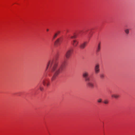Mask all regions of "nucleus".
Returning <instances> with one entry per match:
<instances>
[{
    "instance_id": "1",
    "label": "nucleus",
    "mask_w": 135,
    "mask_h": 135,
    "mask_svg": "<svg viewBox=\"0 0 135 135\" xmlns=\"http://www.w3.org/2000/svg\"><path fill=\"white\" fill-rule=\"evenodd\" d=\"M58 57H56L54 59L50 60L48 61L47 65L46 70L49 68L50 72L47 74L44 75V77L42 80L43 85L48 87L50 85V79L48 78V76H50L51 73H53V75L51 78L53 81L56 79L58 75L61 73L63 70V66L59 65Z\"/></svg>"
},
{
    "instance_id": "2",
    "label": "nucleus",
    "mask_w": 135,
    "mask_h": 135,
    "mask_svg": "<svg viewBox=\"0 0 135 135\" xmlns=\"http://www.w3.org/2000/svg\"><path fill=\"white\" fill-rule=\"evenodd\" d=\"M82 76L86 82V84L89 88L93 89L94 87V84L93 82L90 81V79L89 76V73L87 71H84L82 74Z\"/></svg>"
},
{
    "instance_id": "3",
    "label": "nucleus",
    "mask_w": 135,
    "mask_h": 135,
    "mask_svg": "<svg viewBox=\"0 0 135 135\" xmlns=\"http://www.w3.org/2000/svg\"><path fill=\"white\" fill-rule=\"evenodd\" d=\"M73 51V50L72 49H69L66 51L65 55V59L68 60L70 58L72 53Z\"/></svg>"
},
{
    "instance_id": "4",
    "label": "nucleus",
    "mask_w": 135,
    "mask_h": 135,
    "mask_svg": "<svg viewBox=\"0 0 135 135\" xmlns=\"http://www.w3.org/2000/svg\"><path fill=\"white\" fill-rule=\"evenodd\" d=\"M63 38L62 37H60L58 38L55 42V45L56 46H58L60 45L62 42Z\"/></svg>"
},
{
    "instance_id": "5",
    "label": "nucleus",
    "mask_w": 135,
    "mask_h": 135,
    "mask_svg": "<svg viewBox=\"0 0 135 135\" xmlns=\"http://www.w3.org/2000/svg\"><path fill=\"white\" fill-rule=\"evenodd\" d=\"M94 69L95 72L96 74H98L100 72L99 65V64H96L95 65Z\"/></svg>"
},
{
    "instance_id": "6",
    "label": "nucleus",
    "mask_w": 135,
    "mask_h": 135,
    "mask_svg": "<svg viewBox=\"0 0 135 135\" xmlns=\"http://www.w3.org/2000/svg\"><path fill=\"white\" fill-rule=\"evenodd\" d=\"M87 43L85 41L81 44L80 46L79 47L81 49H84L86 46Z\"/></svg>"
},
{
    "instance_id": "7",
    "label": "nucleus",
    "mask_w": 135,
    "mask_h": 135,
    "mask_svg": "<svg viewBox=\"0 0 135 135\" xmlns=\"http://www.w3.org/2000/svg\"><path fill=\"white\" fill-rule=\"evenodd\" d=\"M79 42L77 40H74L72 41V44L73 45L74 47H76L79 44Z\"/></svg>"
},
{
    "instance_id": "8",
    "label": "nucleus",
    "mask_w": 135,
    "mask_h": 135,
    "mask_svg": "<svg viewBox=\"0 0 135 135\" xmlns=\"http://www.w3.org/2000/svg\"><path fill=\"white\" fill-rule=\"evenodd\" d=\"M37 87L41 91H43L44 89L43 86L40 84L38 85Z\"/></svg>"
},
{
    "instance_id": "9",
    "label": "nucleus",
    "mask_w": 135,
    "mask_h": 135,
    "mask_svg": "<svg viewBox=\"0 0 135 135\" xmlns=\"http://www.w3.org/2000/svg\"><path fill=\"white\" fill-rule=\"evenodd\" d=\"M111 96L112 97L115 99H117L119 97V95L117 94H112Z\"/></svg>"
},
{
    "instance_id": "10",
    "label": "nucleus",
    "mask_w": 135,
    "mask_h": 135,
    "mask_svg": "<svg viewBox=\"0 0 135 135\" xmlns=\"http://www.w3.org/2000/svg\"><path fill=\"white\" fill-rule=\"evenodd\" d=\"M100 50V42L99 43L98 47H97L96 51L97 52H99Z\"/></svg>"
},
{
    "instance_id": "11",
    "label": "nucleus",
    "mask_w": 135,
    "mask_h": 135,
    "mask_svg": "<svg viewBox=\"0 0 135 135\" xmlns=\"http://www.w3.org/2000/svg\"><path fill=\"white\" fill-rule=\"evenodd\" d=\"M70 36V38L71 39L75 38L77 37V35L75 33H74L73 35Z\"/></svg>"
},
{
    "instance_id": "12",
    "label": "nucleus",
    "mask_w": 135,
    "mask_h": 135,
    "mask_svg": "<svg viewBox=\"0 0 135 135\" xmlns=\"http://www.w3.org/2000/svg\"><path fill=\"white\" fill-rule=\"evenodd\" d=\"M104 75L103 74H100V77L101 79H103L104 78Z\"/></svg>"
},
{
    "instance_id": "13",
    "label": "nucleus",
    "mask_w": 135,
    "mask_h": 135,
    "mask_svg": "<svg viewBox=\"0 0 135 135\" xmlns=\"http://www.w3.org/2000/svg\"><path fill=\"white\" fill-rule=\"evenodd\" d=\"M125 32L126 34H128L129 32V30L128 29H126L125 30Z\"/></svg>"
},
{
    "instance_id": "14",
    "label": "nucleus",
    "mask_w": 135,
    "mask_h": 135,
    "mask_svg": "<svg viewBox=\"0 0 135 135\" xmlns=\"http://www.w3.org/2000/svg\"><path fill=\"white\" fill-rule=\"evenodd\" d=\"M104 103L105 104H108V101L107 100H105L104 101Z\"/></svg>"
},
{
    "instance_id": "15",
    "label": "nucleus",
    "mask_w": 135,
    "mask_h": 135,
    "mask_svg": "<svg viewBox=\"0 0 135 135\" xmlns=\"http://www.w3.org/2000/svg\"><path fill=\"white\" fill-rule=\"evenodd\" d=\"M57 35H58L57 33H55V34L54 36V37H53L54 38H55L57 37Z\"/></svg>"
},
{
    "instance_id": "16",
    "label": "nucleus",
    "mask_w": 135,
    "mask_h": 135,
    "mask_svg": "<svg viewBox=\"0 0 135 135\" xmlns=\"http://www.w3.org/2000/svg\"><path fill=\"white\" fill-rule=\"evenodd\" d=\"M102 100L101 99H99L97 100V102L98 103H101L102 102Z\"/></svg>"
},
{
    "instance_id": "17",
    "label": "nucleus",
    "mask_w": 135,
    "mask_h": 135,
    "mask_svg": "<svg viewBox=\"0 0 135 135\" xmlns=\"http://www.w3.org/2000/svg\"><path fill=\"white\" fill-rule=\"evenodd\" d=\"M60 31H57L56 33H57V35H58L60 33Z\"/></svg>"
},
{
    "instance_id": "18",
    "label": "nucleus",
    "mask_w": 135,
    "mask_h": 135,
    "mask_svg": "<svg viewBox=\"0 0 135 135\" xmlns=\"http://www.w3.org/2000/svg\"><path fill=\"white\" fill-rule=\"evenodd\" d=\"M46 30H47V31H49V29H47Z\"/></svg>"
}]
</instances>
